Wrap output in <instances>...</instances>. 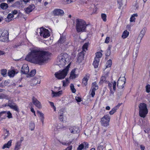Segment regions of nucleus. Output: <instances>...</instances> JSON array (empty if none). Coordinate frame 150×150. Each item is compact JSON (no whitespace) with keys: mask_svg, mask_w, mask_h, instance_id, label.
Instances as JSON below:
<instances>
[{"mask_svg":"<svg viewBox=\"0 0 150 150\" xmlns=\"http://www.w3.org/2000/svg\"><path fill=\"white\" fill-rule=\"evenodd\" d=\"M29 129L31 130H33L35 127V125L34 123L31 122L29 124Z\"/></svg>","mask_w":150,"mask_h":150,"instance_id":"2f4dec72","label":"nucleus"},{"mask_svg":"<svg viewBox=\"0 0 150 150\" xmlns=\"http://www.w3.org/2000/svg\"><path fill=\"white\" fill-rule=\"evenodd\" d=\"M12 140H10L7 143L5 144L3 146L2 148L3 149L5 148H9L11 145Z\"/></svg>","mask_w":150,"mask_h":150,"instance_id":"a878e982","label":"nucleus"},{"mask_svg":"<svg viewBox=\"0 0 150 150\" xmlns=\"http://www.w3.org/2000/svg\"><path fill=\"white\" fill-rule=\"evenodd\" d=\"M7 71V70L6 69H2L1 70V74L4 76H5L6 74Z\"/></svg>","mask_w":150,"mask_h":150,"instance_id":"ea45409f","label":"nucleus"},{"mask_svg":"<svg viewBox=\"0 0 150 150\" xmlns=\"http://www.w3.org/2000/svg\"><path fill=\"white\" fill-rule=\"evenodd\" d=\"M96 57L95 58H98L99 59V58H100L102 56V54L100 52H98L96 53Z\"/></svg>","mask_w":150,"mask_h":150,"instance_id":"4c0bfd02","label":"nucleus"},{"mask_svg":"<svg viewBox=\"0 0 150 150\" xmlns=\"http://www.w3.org/2000/svg\"><path fill=\"white\" fill-rule=\"evenodd\" d=\"M37 113L39 114L40 116V120L42 122V123H43L44 122V114L43 113H42L41 112H40L38 110L37 111Z\"/></svg>","mask_w":150,"mask_h":150,"instance_id":"c85d7f7f","label":"nucleus"},{"mask_svg":"<svg viewBox=\"0 0 150 150\" xmlns=\"http://www.w3.org/2000/svg\"><path fill=\"white\" fill-rule=\"evenodd\" d=\"M91 88H95L96 89H98V86L96 82H93L92 83Z\"/></svg>","mask_w":150,"mask_h":150,"instance_id":"a19ab883","label":"nucleus"},{"mask_svg":"<svg viewBox=\"0 0 150 150\" xmlns=\"http://www.w3.org/2000/svg\"><path fill=\"white\" fill-rule=\"evenodd\" d=\"M110 117L108 115H105L101 118V123L102 126L105 127H107L109 125Z\"/></svg>","mask_w":150,"mask_h":150,"instance_id":"423d86ee","label":"nucleus"},{"mask_svg":"<svg viewBox=\"0 0 150 150\" xmlns=\"http://www.w3.org/2000/svg\"><path fill=\"white\" fill-rule=\"evenodd\" d=\"M8 7V4L5 3H2L0 4V8L3 10H6Z\"/></svg>","mask_w":150,"mask_h":150,"instance_id":"5701e85b","label":"nucleus"},{"mask_svg":"<svg viewBox=\"0 0 150 150\" xmlns=\"http://www.w3.org/2000/svg\"><path fill=\"white\" fill-rule=\"evenodd\" d=\"M76 70V69H74L71 72L70 76V79H75L78 76V75L76 74L75 71Z\"/></svg>","mask_w":150,"mask_h":150,"instance_id":"aec40b11","label":"nucleus"},{"mask_svg":"<svg viewBox=\"0 0 150 150\" xmlns=\"http://www.w3.org/2000/svg\"><path fill=\"white\" fill-rule=\"evenodd\" d=\"M103 146L102 145H100L98 147V150H103Z\"/></svg>","mask_w":150,"mask_h":150,"instance_id":"13d9d810","label":"nucleus"},{"mask_svg":"<svg viewBox=\"0 0 150 150\" xmlns=\"http://www.w3.org/2000/svg\"><path fill=\"white\" fill-rule=\"evenodd\" d=\"M88 147V143L87 142H84L79 146L77 148V150H82L84 148L86 149Z\"/></svg>","mask_w":150,"mask_h":150,"instance_id":"2eb2a0df","label":"nucleus"},{"mask_svg":"<svg viewBox=\"0 0 150 150\" xmlns=\"http://www.w3.org/2000/svg\"><path fill=\"white\" fill-rule=\"evenodd\" d=\"M70 88L72 92L73 93H75L76 92V89L74 88V86L73 84H70Z\"/></svg>","mask_w":150,"mask_h":150,"instance_id":"e433bc0d","label":"nucleus"},{"mask_svg":"<svg viewBox=\"0 0 150 150\" xmlns=\"http://www.w3.org/2000/svg\"><path fill=\"white\" fill-rule=\"evenodd\" d=\"M86 75V76H85L83 79L82 84L83 86H86L87 84V81L88 79L89 78L88 74Z\"/></svg>","mask_w":150,"mask_h":150,"instance_id":"4be33fe9","label":"nucleus"},{"mask_svg":"<svg viewBox=\"0 0 150 150\" xmlns=\"http://www.w3.org/2000/svg\"><path fill=\"white\" fill-rule=\"evenodd\" d=\"M2 97L3 99L4 98L6 99H9L8 96L5 95L4 94H2Z\"/></svg>","mask_w":150,"mask_h":150,"instance_id":"6e6d98bb","label":"nucleus"},{"mask_svg":"<svg viewBox=\"0 0 150 150\" xmlns=\"http://www.w3.org/2000/svg\"><path fill=\"white\" fill-rule=\"evenodd\" d=\"M59 116H63V112L62 110H60L59 112Z\"/></svg>","mask_w":150,"mask_h":150,"instance_id":"bf43d9fd","label":"nucleus"},{"mask_svg":"<svg viewBox=\"0 0 150 150\" xmlns=\"http://www.w3.org/2000/svg\"><path fill=\"white\" fill-rule=\"evenodd\" d=\"M120 105V104H118L117 106H116L115 107L117 110Z\"/></svg>","mask_w":150,"mask_h":150,"instance_id":"338daca9","label":"nucleus"},{"mask_svg":"<svg viewBox=\"0 0 150 150\" xmlns=\"http://www.w3.org/2000/svg\"><path fill=\"white\" fill-rule=\"evenodd\" d=\"M101 17L104 21H106V15L105 14L102 13L101 15Z\"/></svg>","mask_w":150,"mask_h":150,"instance_id":"79ce46f5","label":"nucleus"},{"mask_svg":"<svg viewBox=\"0 0 150 150\" xmlns=\"http://www.w3.org/2000/svg\"><path fill=\"white\" fill-rule=\"evenodd\" d=\"M75 0H64V2L66 4H69L72 2L74 1Z\"/></svg>","mask_w":150,"mask_h":150,"instance_id":"49530a36","label":"nucleus"},{"mask_svg":"<svg viewBox=\"0 0 150 150\" xmlns=\"http://www.w3.org/2000/svg\"><path fill=\"white\" fill-rule=\"evenodd\" d=\"M10 81L9 80H6L4 82L5 85V86H7L10 83Z\"/></svg>","mask_w":150,"mask_h":150,"instance_id":"4d7b16f0","label":"nucleus"},{"mask_svg":"<svg viewBox=\"0 0 150 150\" xmlns=\"http://www.w3.org/2000/svg\"><path fill=\"white\" fill-rule=\"evenodd\" d=\"M32 102L34 105L38 108L40 109L42 108L41 103L37 99L33 97L32 99Z\"/></svg>","mask_w":150,"mask_h":150,"instance_id":"9b49d317","label":"nucleus"},{"mask_svg":"<svg viewBox=\"0 0 150 150\" xmlns=\"http://www.w3.org/2000/svg\"><path fill=\"white\" fill-rule=\"evenodd\" d=\"M116 82L115 81H114L113 84V88L114 91L116 90Z\"/></svg>","mask_w":150,"mask_h":150,"instance_id":"864d4df0","label":"nucleus"},{"mask_svg":"<svg viewBox=\"0 0 150 150\" xmlns=\"http://www.w3.org/2000/svg\"><path fill=\"white\" fill-rule=\"evenodd\" d=\"M10 100H9L8 103L7 105L8 106L17 112H18L19 111V109L17 105L14 103H10Z\"/></svg>","mask_w":150,"mask_h":150,"instance_id":"f8f14e48","label":"nucleus"},{"mask_svg":"<svg viewBox=\"0 0 150 150\" xmlns=\"http://www.w3.org/2000/svg\"><path fill=\"white\" fill-rule=\"evenodd\" d=\"M106 77L105 76H102L101 78L99 83L100 84L102 83L105 82H106Z\"/></svg>","mask_w":150,"mask_h":150,"instance_id":"72a5a7b5","label":"nucleus"},{"mask_svg":"<svg viewBox=\"0 0 150 150\" xmlns=\"http://www.w3.org/2000/svg\"><path fill=\"white\" fill-rule=\"evenodd\" d=\"M40 35L44 38H47L50 36V33L48 30L43 28H40Z\"/></svg>","mask_w":150,"mask_h":150,"instance_id":"0eeeda50","label":"nucleus"},{"mask_svg":"<svg viewBox=\"0 0 150 150\" xmlns=\"http://www.w3.org/2000/svg\"><path fill=\"white\" fill-rule=\"evenodd\" d=\"M6 111H3L1 112H0V117L1 116H2L4 114H6Z\"/></svg>","mask_w":150,"mask_h":150,"instance_id":"052dcab7","label":"nucleus"},{"mask_svg":"<svg viewBox=\"0 0 150 150\" xmlns=\"http://www.w3.org/2000/svg\"><path fill=\"white\" fill-rule=\"evenodd\" d=\"M85 52L82 51L78 54L77 62L79 63H81L84 59Z\"/></svg>","mask_w":150,"mask_h":150,"instance_id":"4468645a","label":"nucleus"},{"mask_svg":"<svg viewBox=\"0 0 150 150\" xmlns=\"http://www.w3.org/2000/svg\"><path fill=\"white\" fill-rule=\"evenodd\" d=\"M15 74V71L13 70L9 71L8 72V76L10 77L14 76Z\"/></svg>","mask_w":150,"mask_h":150,"instance_id":"c756f323","label":"nucleus"},{"mask_svg":"<svg viewBox=\"0 0 150 150\" xmlns=\"http://www.w3.org/2000/svg\"><path fill=\"white\" fill-rule=\"evenodd\" d=\"M110 37H107L105 40V42L106 43H108L110 41Z\"/></svg>","mask_w":150,"mask_h":150,"instance_id":"5fc2aeb1","label":"nucleus"},{"mask_svg":"<svg viewBox=\"0 0 150 150\" xmlns=\"http://www.w3.org/2000/svg\"><path fill=\"white\" fill-rule=\"evenodd\" d=\"M50 55L48 52L35 49L29 53L25 59L32 63L42 65L47 63Z\"/></svg>","mask_w":150,"mask_h":150,"instance_id":"f257e3e1","label":"nucleus"},{"mask_svg":"<svg viewBox=\"0 0 150 150\" xmlns=\"http://www.w3.org/2000/svg\"><path fill=\"white\" fill-rule=\"evenodd\" d=\"M11 13L13 15H15L17 13L18 11L16 10H15L11 11Z\"/></svg>","mask_w":150,"mask_h":150,"instance_id":"680f3d73","label":"nucleus"},{"mask_svg":"<svg viewBox=\"0 0 150 150\" xmlns=\"http://www.w3.org/2000/svg\"><path fill=\"white\" fill-rule=\"evenodd\" d=\"M69 62V57L68 55L66 53H62L58 56L57 64L60 67H62L68 64Z\"/></svg>","mask_w":150,"mask_h":150,"instance_id":"f03ea898","label":"nucleus"},{"mask_svg":"<svg viewBox=\"0 0 150 150\" xmlns=\"http://www.w3.org/2000/svg\"><path fill=\"white\" fill-rule=\"evenodd\" d=\"M23 140V138L21 137L20 140L16 142L14 148V150H19L20 149L21 146V144Z\"/></svg>","mask_w":150,"mask_h":150,"instance_id":"f3484780","label":"nucleus"},{"mask_svg":"<svg viewBox=\"0 0 150 150\" xmlns=\"http://www.w3.org/2000/svg\"><path fill=\"white\" fill-rule=\"evenodd\" d=\"M52 94H53L52 97H58L61 96L62 94V91H60L58 92H55L54 91H52Z\"/></svg>","mask_w":150,"mask_h":150,"instance_id":"393cba45","label":"nucleus"},{"mask_svg":"<svg viewBox=\"0 0 150 150\" xmlns=\"http://www.w3.org/2000/svg\"><path fill=\"white\" fill-rule=\"evenodd\" d=\"M129 32L127 30H125L122 34V37L123 39L126 38L129 35Z\"/></svg>","mask_w":150,"mask_h":150,"instance_id":"cd10ccee","label":"nucleus"},{"mask_svg":"<svg viewBox=\"0 0 150 150\" xmlns=\"http://www.w3.org/2000/svg\"><path fill=\"white\" fill-rule=\"evenodd\" d=\"M49 103L51 107H52L53 108L54 110V111H56V107L54 106V103L53 102H50Z\"/></svg>","mask_w":150,"mask_h":150,"instance_id":"3c124183","label":"nucleus"},{"mask_svg":"<svg viewBox=\"0 0 150 150\" xmlns=\"http://www.w3.org/2000/svg\"><path fill=\"white\" fill-rule=\"evenodd\" d=\"M63 82V86L64 87L67 86L69 83V79L67 78L65 80H64L62 81Z\"/></svg>","mask_w":150,"mask_h":150,"instance_id":"473e14b6","label":"nucleus"},{"mask_svg":"<svg viewBox=\"0 0 150 150\" xmlns=\"http://www.w3.org/2000/svg\"><path fill=\"white\" fill-rule=\"evenodd\" d=\"M70 63H69L67 67L62 70H59L55 73V77L58 79H64L67 75L69 69L70 67Z\"/></svg>","mask_w":150,"mask_h":150,"instance_id":"20e7f679","label":"nucleus"},{"mask_svg":"<svg viewBox=\"0 0 150 150\" xmlns=\"http://www.w3.org/2000/svg\"><path fill=\"white\" fill-rule=\"evenodd\" d=\"M108 86L110 88V91H111V89H112V84L108 82Z\"/></svg>","mask_w":150,"mask_h":150,"instance_id":"0e129e2a","label":"nucleus"},{"mask_svg":"<svg viewBox=\"0 0 150 150\" xmlns=\"http://www.w3.org/2000/svg\"><path fill=\"white\" fill-rule=\"evenodd\" d=\"M8 32L6 30H4L0 36V40L3 42L7 41L8 39Z\"/></svg>","mask_w":150,"mask_h":150,"instance_id":"1a4fd4ad","label":"nucleus"},{"mask_svg":"<svg viewBox=\"0 0 150 150\" xmlns=\"http://www.w3.org/2000/svg\"><path fill=\"white\" fill-rule=\"evenodd\" d=\"M53 13L55 15L62 16L64 15V12L62 10L57 9L53 11Z\"/></svg>","mask_w":150,"mask_h":150,"instance_id":"a211bd4d","label":"nucleus"},{"mask_svg":"<svg viewBox=\"0 0 150 150\" xmlns=\"http://www.w3.org/2000/svg\"><path fill=\"white\" fill-rule=\"evenodd\" d=\"M36 73V71L35 70H33L31 71V72L29 74V75L30 76H33L35 75Z\"/></svg>","mask_w":150,"mask_h":150,"instance_id":"a18cd8bd","label":"nucleus"},{"mask_svg":"<svg viewBox=\"0 0 150 150\" xmlns=\"http://www.w3.org/2000/svg\"><path fill=\"white\" fill-rule=\"evenodd\" d=\"M88 43H85L83 46V51L84 52H85L86 50H87L88 46Z\"/></svg>","mask_w":150,"mask_h":150,"instance_id":"f704fd0d","label":"nucleus"},{"mask_svg":"<svg viewBox=\"0 0 150 150\" xmlns=\"http://www.w3.org/2000/svg\"><path fill=\"white\" fill-rule=\"evenodd\" d=\"M75 99L78 102H80L81 101V98L79 97L76 96Z\"/></svg>","mask_w":150,"mask_h":150,"instance_id":"603ef678","label":"nucleus"},{"mask_svg":"<svg viewBox=\"0 0 150 150\" xmlns=\"http://www.w3.org/2000/svg\"><path fill=\"white\" fill-rule=\"evenodd\" d=\"M146 31V28H143L140 32L139 35L138 36L137 39V42L138 44H139L140 43L142 39L145 34Z\"/></svg>","mask_w":150,"mask_h":150,"instance_id":"9d476101","label":"nucleus"},{"mask_svg":"<svg viewBox=\"0 0 150 150\" xmlns=\"http://www.w3.org/2000/svg\"><path fill=\"white\" fill-rule=\"evenodd\" d=\"M110 54V50H107V52L106 53V55L107 56H109Z\"/></svg>","mask_w":150,"mask_h":150,"instance_id":"e2e57ef3","label":"nucleus"},{"mask_svg":"<svg viewBox=\"0 0 150 150\" xmlns=\"http://www.w3.org/2000/svg\"><path fill=\"white\" fill-rule=\"evenodd\" d=\"M65 41V38H64L61 37L58 41V42L60 43H62Z\"/></svg>","mask_w":150,"mask_h":150,"instance_id":"c03bdc74","label":"nucleus"},{"mask_svg":"<svg viewBox=\"0 0 150 150\" xmlns=\"http://www.w3.org/2000/svg\"><path fill=\"white\" fill-rule=\"evenodd\" d=\"M34 6L33 5H30L28 7L24 9L25 13H29L34 8Z\"/></svg>","mask_w":150,"mask_h":150,"instance_id":"412c9836","label":"nucleus"},{"mask_svg":"<svg viewBox=\"0 0 150 150\" xmlns=\"http://www.w3.org/2000/svg\"><path fill=\"white\" fill-rule=\"evenodd\" d=\"M139 116L141 117H145L148 112L146 105L144 103H141L139 105Z\"/></svg>","mask_w":150,"mask_h":150,"instance_id":"39448f33","label":"nucleus"},{"mask_svg":"<svg viewBox=\"0 0 150 150\" xmlns=\"http://www.w3.org/2000/svg\"><path fill=\"white\" fill-rule=\"evenodd\" d=\"M146 92L149 93L150 91V85L149 84L147 85L146 87Z\"/></svg>","mask_w":150,"mask_h":150,"instance_id":"de8ad7c7","label":"nucleus"},{"mask_svg":"<svg viewBox=\"0 0 150 150\" xmlns=\"http://www.w3.org/2000/svg\"><path fill=\"white\" fill-rule=\"evenodd\" d=\"M141 149L142 150H144L145 149V147L143 146L142 145H140Z\"/></svg>","mask_w":150,"mask_h":150,"instance_id":"69168bd1","label":"nucleus"},{"mask_svg":"<svg viewBox=\"0 0 150 150\" xmlns=\"http://www.w3.org/2000/svg\"><path fill=\"white\" fill-rule=\"evenodd\" d=\"M137 14H134L132 15L130 18V22H135V17H137Z\"/></svg>","mask_w":150,"mask_h":150,"instance_id":"7c9ffc66","label":"nucleus"},{"mask_svg":"<svg viewBox=\"0 0 150 150\" xmlns=\"http://www.w3.org/2000/svg\"><path fill=\"white\" fill-rule=\"evenodd\" d=\"M99 61V59H98V58H95L94 60L93 63V65L95 68H96L98 67Z\"/></svg>","mask_w":150,"mask_h":150,"instance_id":"b1692460","label":"nucleus"},{"mask_svg":"<svg viewBox=\"0 0 150 150\" xmlns=\"http://www.w3.org/2000/svg\"><path fill=\"white\" fill-rule=\"evenodd\" d=\"M14 15L12 13H10L8 14L7 18L8 19H11V18H13Z\"/></svg>","mask_w":150,"mask_h":150,"instance_id":"8fccbe9b","label":"nucleus"},{"mask_svg":"<svg viewBox=\"0 0 150 150\" xmlns=\"http://www.w3.org/2000/svg\"><path fill=\"white\" fill-rule=\"evenodd\" d=\"M6 113L7 114V117L9 118H12V114L9 111H6Z\"/></svg>","mask_w":150,"mask_h":150,"instance_id":"09e8293b","label":"nucleus"},{"mask_svg":"<svg viewBox=\"0 0 150 150\" xmlns=\"http://www.w3.org/2000/svg\"><path fill=\"white\" fill-rule=\"evenodd\" d=\"M91 95L92 97H94L95 95V91L96 89L95 88H91Z\"/></svg>","mask_w":150,"mask_h":150,"instance_id":"37998d69","label":"nucleus"},{"mask_svg":"<svg viewBox=\"0 0 150 150\" xmlns=\"http://www.w3.org/2000/svg\"><path fill=\"white\" fill-rule=\"evenodd\" d=\"M126 82V79L125 77H120L117 82V86L120 89L124 88Z\"/></svg>","mask_w":150,"mask_h":150,"instance_id":"6e6552de","label":"nucleus"},{"mask_svg":"<svg viewBox=\"0 0 150 150\" xmlns=\"http://www.w3.org/2000/svg\"><path fill=\"white\" fill-rule=\"evenodd\" d=\"M21 73L23 74H27L29 72V67L27 64H24L23 65L21 70Z\"/></svg>","mask_w":150,"mask_h":150,"instance_id":"ddd939ff","label":"nucleus"},{"mask_svg":"<svg viewBox=\"0 0 150 150\" xmlns=\"http://www.w3.org/2000/svg\"><path fill=\"white\" fill-rule=\"evenodd\" d=\"M69 130L71 133L74 134L78 133L80 132L79 127L76 126L71 127L69 128Z\"/></svg>","mask_w":150,"mask_h":150,"instance_id":"dca6fc26","label":"nucleus"},{"mask_svg":"<svg viewBox=\"0 0 150 150\" xmlns=\"http://www.w3.org/2000/svg\"><path fill=\"white\" fill-rule=\"evenodd\" d=\"M5 54L4 52L0 50V55H2Z\"/></svg>","mask_w":150,"mask_h":150,"instance_id":"774afa93","label":"nucleus"},{"mask_svg":"<svg viewBox=\"0 0 150 150\" xmlns=\"http://www.w3.org/2000/svg\"><path fill=\"white\" fill-rule=\"evenodd\" d=\"M106 64L107 65L106 66V68L110 67L112 64V60L110 59L108 60L106 63Z\"/></svg>","mask_w":150,"mask_h":150,"instance_id":"c9c22d12","label":"nucleus"},{"mask_svg":"<svg viewBox=\"0 0 150 150\" xmlns=\"http://www.w3.org/2000/svg\"><path fill=\"white\" fill-rule=\"evenodd\" d=\"M117 110V109L115 107H114L110 111L109 114L110 115H113L115 112H116Z\"/></svg>","mask_w":150,"mask_h":150,"instance_id":"58836bf2","label":"nucleus"},{"mask_svg":"<svg viewBox=\"0 0 150 150\" xmlns=\"http://www.w3.org/2000/svg\"><path fill=\"white\" fill-rule=\"evenodd\" d=\"M76 29L78 33L85 32L87 25L86 22L83 19L77 18L75 21Z\"/></svg>","mask_w":150,"mask_h":150,"instance_id":"7ed1b4c3","label":"nucleus"},{"mask_svg":"<svg viewBox=\"0 0 150 150\" xmlns=\"http://www.w3.org/2000/svg\"><path fill=\"white\" fill-rule=\"evenodd\" d=\"M138 52L139 51L138 48H136L134 50L133 53V57L134 59V60H135L136 59V58L137 56Z\"/></svg>","mask_w":150,"mask_h":150,"instance_id":"bb28decb","label":"nucleus"},{"mask_svg":"<svg viewBox=\"0 0 150 150\" xmlns=\"http://www.w3.org/2000/svg\"><path fill=\"white\" fill-rule=\"evenodd\" d=\"M31 84L32 86H34L36 85L38 83L40 84V82L39 79L34 78L31 80Z\"/></svg>","mask_w":150,"mask_h":150,"instance_id":"6ab92c4d","label":"nucleus"}]
</instances>
